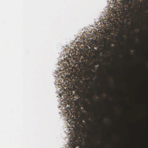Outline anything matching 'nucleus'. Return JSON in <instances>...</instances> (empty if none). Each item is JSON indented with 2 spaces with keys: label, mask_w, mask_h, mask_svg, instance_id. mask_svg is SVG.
I'll list each match as a JSON object with an SVG mask.
<instances>
[{
  "label": "nucleus",
  "mask_w": 148,
  "mask_h": 148,
  "mask_svg": "<svg viewBox=\"0 0 148 148\" xmlns=\"http://www.w3.org/2000/svg\"><path fill=\"white\" fill-rule=\"evenodd\" d=\"M101 95H102V92H101Z\"/></svg>",
  "instance_id": "obj_2"
},
{
  "label": "nucleus",
  "mask_w": 148,
  "mask_h": 148,
  "mask_svg": "<svg viewBox=\"0 0 148 148\" xmlns=\"http://www.w3.org/2000/svg\"><path fill=\"white\" fill-rule=\"evenodd\" d=\"M79 137H77V136L75 137L73 139V140L74 141L73 142H72L71 145H72V148H75L76 146V143L77 142L76 140H77L78 139Z\"/></svg>",
  "instance_id": "obj_1"
}]
</instances>
